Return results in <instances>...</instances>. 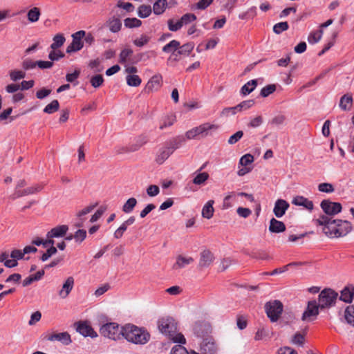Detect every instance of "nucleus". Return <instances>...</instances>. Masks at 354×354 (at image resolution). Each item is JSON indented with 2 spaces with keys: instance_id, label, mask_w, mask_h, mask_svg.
Masks as SVG:
<instances>
[{
  "instance_id": "f257e3e1",
  "label": "nucleus",
  "mask_w": 354,
  "mask_h": 354,
  "mask_svg": "<svg viewBox=\"0 0 354 354\" xmlns=\"http://www.w3.org/2000/svg\"><path fill=\"white\" fill-rule=\"evenodd\" d=\"M159 330L169 336L174 342L180 344H185L186 339L182 333H177V322L173 317H162L158 321Z\"/></svg>"
},
{
  "instance_id": "f03ea898",
  "label": "nucleus",
  "mask_w": 354,
  "mask_h": 354,
  "mask_svg": "<svg viewBox=\"0 0 354 354\" xmlns=\"http://www.w3.org/2000/svg\"><path fill=\"white\" fill-rule=\"evenodd\" d=\"M124 338L136 344H145L150 339V334L144 328L128 324L124 326Z\"/></svg>"
},
{
  "instance_id": "7ed1b4c3",
  "label": "nucleus",
  "mask_w": 354,
  "mask_h": 354,
  "mask_svg": "<svg viewBox=\"0 0 354 354\" xmlns=\"http://www.w3.org/2000/svg\"><path fill=\"white\" fill-rule=\"evenodd\" d=\"M184 141L185 139L183 137H179L167 142L157 151L155 159L156 162L159 165L162 164L176 149L181 146L182 142Z\"/></svg>"
},
{
  "instance_id": "20e7f679",
  "label": "nucleus",
  "mask_w": 354,
  "mask_h": 354,
  "mask_svg": "<svg viewBox=\"0 0 354 354\" xmlns=\"http://www.w3.org/2000/svg\"><path fill=\"white\" fill-rule=\"evenodd\" d=\"M218 125L205 122L194 127L185 133V137L187 140L196 139L198 137L204 138L212 135V132L218 129Z\"/></svg>"
},
{
  "instance_id": "39448f33",
  "label": "nucleus",
  "mask_w": 354,
  "mask_h": 354,
  "mask_svg": "<svg viewBox=\"0 0 354 354\" xmlns=\"http://www.w3.org/2000/svg\"><path fill=\"white\" fill-rule=\"evenodd\" d=\"M317 226H322L323 233L328 238H338L336 233L337 222L336 219L328 218V216L320 215L317 219L314 221Z\"/></svg>"
},
{
  "instance_id": "423d86ee",
  "label": "nucleus",
  "mask_w": 354,
  "mask_h": 354,
  "mask_svg": "<svg viewBox=\"0 0 354 354\" xmlns=\"http://www.w3.org/2000/svg\"><path fill=\"white\" fill-rule=\"evenodd\" d=\"M100 333L105 337L118 340L124 337V326L120 327L118 324L115 322L107 323L102 326Z\"/></svg>"
},
{
  "instance_id": "0eeeda50",
  "label": "nucleus",
  "mask_w": 354,
  "mask_h": 354,
  "mask_svg": "<svg viewBox=\"0 0 354 354\" xmlns=\"http://www.w3.org/2000/svg\"><path fill=\"white\" fill-rule=\"evenodd\" d=\"M338 294L330 288L323 290L319 295L318 305L321 309L330 308L335 304Z\"/></svg>"
},
{
  "instance_id": "6e6552de",
  "label": "nucleus",
  "mask_w": 354,
  "mask_h": 354,
  "mask_svg": "<svg viewBox=\"0 0 354 354\" xmlns=\"http://www.w3.org/2000/svg\"><path fill=\"white\" fill-rule=\"evenodd\" d=\"M265 310L268 317L272 322H277L283 311V304L280 301H268L265 305Z\"/></svg>"
},
{
  "instance_id": "1a4fd4ad",
  "label": "nucleus",
  "mask_w": 354,
  "mask_h": 354,
  "mask_svg": "<svg viewBox=\"0 0 354 354\" xmlns=\"http://www.w3.org/2000/svg\"><path fill=\"white\" fill-rule=\"evenodd\" d=\"M320 207L325 216H328V218L337 214L342 211V207L341 203L337 202H332L330 200H323L320 203Z\"/></svg>"
},
{
  "instance_id": "9d476101",
  "label": "nucleus",
  "mask_w": 354,
  "mask_h": 354,
  "mask_svg": "<svg viewBox=\"0 0 354 354\" xmlns=\"http://www.w3.org/2000/svg\"><path fill=\"white\" fill-rule=\"evenodd\" d=\"M85 36L84 30H79L72 35L73 41L66 48V53L77 52L83 48L82 38Z\"/></svg>"
},
{
  "instance_id": "9b49d317",
  "label": "nucleus",
  "mask_w": 354,
  "mask_h": 354,
  "mask_svg": "<svg viewBox=\"0 0 354 354\" xmlns=\"http://www.w3.org/2000/svg\"><path fill=\"white\" fill-rule=\"evenodd\" d=\"M194 48V44L192 42H188L182 46L180 45V47L176 51L174 55L169 56L167 59V63L170 62H178L180 59V56H188Z\"/></svg>"
},
{
  "instance_id": "f8f14e48",
  "label": "nucleus",
  "mask_w": 354,
  "mask_h": 354,
  "mask_svg": "<svg viewBox=\"0 0 354 354\" xmlns=\"http://www.w3.org/2000/svg\"><path fill=\"white\" fill-rule=\"evenodd\" d=\"M319 308H320V307L315 300L308 301L307 308L303 313L301 319L303 321H309L311 319V317H317L319 314Z\"/></svg>"
},
{
  "instance_id": "ddd939ff",
  "label": "nucleus",
  "mask_w": 354,
  "mask_h": 354,
  "mask_svg": "<svg viewBox=\"0 0 354 354\" xmlns=\"http://www.w3.org/2000/svg\"><path fill=\"white\" fill-rule=\"evenodd\" d=\"M146 142L147 140L142 137L140 138L134 145H131L129 147H117L115 149V152L116 154H122L136 151Z\"/></svg>"
},
{
  "instance_id": "4468645a",
  "label": "nucleus",
  "mask_w": 354,
  "mask_h": 354,
  "mask_svg": "<svg viewBox=\"0 0 354 354\" xmlns=\"http://www.w3.org/2000/svg\"><path fill=\"white\" fill-rule=\"evenodd\" d=\"M336 234L338 238L344 236L351 232L353 227L349 221L336 219Z\"/></svg>"
},
{
  "instance_id": "2eb2a0df",
  "label": "nucleus",
  "mask_w": 354,
  "mask_h": 354,
  "mask_svg": "<svg viewBox=\"0 0 354 354\" xmlns=\"http://www.w3.org/2000/svg\"><path fill=\"white\" fill-rule=\"evenodd\" d=\"M76 330L84 337H96L97 334L92 327L86 322H78L76 324Z\"/></svg>"
},
{
  "instance_id": "dca6fc26",
  "label": "nucleus",
  "mask_w": 354,
  "mask_h": 354,
  "mask_svg": "<svg viewBox=\"0 0 354 354\" xmlns=\"http://www.w3.org/2000/svg\"><path fill=\"white\" fill-rule=\"evenodd\" d=\"M162 75L156 74L153 75L147 82L145 86V91L148 93L157 91L161 86Z\"/></svg>"
},
{
  "instance_id": "f3484780",
  "label": "nucleus",
  "mask_w": 354,
  "mask_h": 354,
  "mask_svg": "<svg viewBox=\"0 0 354 354\" xmlns=\"http://www.w3.org/2000/svg\"><path fill=\"white\" fill-rule=\"evenodd\" d=\"M47 340L50 342L58 341L64 345H68L71 343V336L67 332L54 333L47 337Z\"/></svg>"
},
{
  "instance_id": "a211bd4d",
  "label": "nucleus",
  "mask_w": 354,
  "mask_h": 354,
  "mask_svg": "<svg viewBox=\"0 0 354 354\" xmlns=\"http://www.w3.org/2000/svg\"><path fill=\"white\" fill-rule=\"evenodd\" d=\"M288 207L289 204L287 201L283 199H278L274 203L273 212L276 217L281 218L285 214Z\"/></svg>"
},
{
  "instance_id": "6ab92c4d",
  "label": "nucleus",
  "mask_w": 354,
  "mask_h": 354,
  "mask_svg": "<svg viewBox=\"0 0 354 354\" xmlns=\"http://www.w3.org/2000/svg\"><path fill=\"white\" fill-rule=\"evenodd\" d=\"M74 286V279L73 277H68L62 285L61 290L59 291V296L62 298H66Z\"/></svg>"
},
{
  "instance_id": "aec40b11",
  "label": "nucleus",
  "mask_w": 354,
  "mask_h": 354,
  "mask_svg": "<svg viewBox=\"0 0 354 354\" xmlns=\"http://www.w3.org/2000/svg\"><path fill=\"white\" fill-rule=\"evenodd\" d=\"M68 230L66 225H58L51 229L46 234L47 238H59L64 236Z\"/></svg>"
},
{
  "instance_id": "412c9836",
  "label": "nucleus",
  "mask_w": 354,
  "mask_h": 354,
  "mask_svg": "<svg viewBox=\"0 0 354 354\" xmlns=\"http://www.w3.org/2000/svg\"><path fill=\"white\" fill-rule=\"evenodd\" d=\"M214 259V255L209 250H203L201 253L198 266L201 268H207L213 262Z\"/></svg>"
},
{
  "instance_id": "4be33fe9",
  "label": "nucleus",
  "mask_w": 354,
  "mask_h": 354,
  "mask_svg": "<svg viewBox=\"0 0 354 354\" xmlns=\"http://www.w3.org/2000/svg\"><path fill=\"white\" fill-rule=\"evenodd\" d=\"M106 26L111 32L115 33L121 30L122 25L119 17L113 16L106 21Z\"/></svg>"
},
{
  "instance_id": "5701e85b",
  "label": "nucleus",
  "mask_w": 354,
  "mask_h": 354,
  "mask_svg": "<svg viewBox=\"0 0 354 354\" xmlns=\"http://www.w3.org/2000/svg\"><path fill=\"white\" fill-rule=\"evenodd\" d=\"M292 203L295 205L302 206L309 211H312L314 207L313 201L301 196H297L293 198Z\"/></svg>"
},
{
  "instance_id": "b1692460",
  "label": "nucleus",
  "mask_w": 354,
  "mask_h": 354,
  "mask_svg": "<svg viewBox=\"0 0 354 354\" xmlns=\"http://www.w3.org/2000/svg\"><path fill=\"white\" fill-rule=\"evenodd\" d=\"M201 350L204 354H216L217 346L214 342L205 339L201 346Z\"/></svg>"
},
{
  "instance_id": "393cba45",
  "label": "nucleus",
  "mask_w": 354,
  "mask_h": 354,
  "mask_svg": "<svg viewBox=\"0 0 354 354\" xmlns=\"http://www.w3.org/2000/svg\"><path fill=\"white\" fill-rule=\"evenodd\" d=\"M286 230L285 224L280 221L272 218L270 221L269 231L272 233H281Z\"/></svg>"
},
{
  "instance_id": "a878e982",
  "label": "nucleus",
  "mask_w": 354,
  "mask_h": 354,
  "mask_svg": "<svg viewBox=\"0 0 354 354\" xmlns=\"http://www.w3.org/2000/svg\"><path fill=\"white\" fill-rule=\"evenodd\" d=\"M354 297V286L345 287L342 291L340 295V300L346 302L351 303Z\"/></svg>"
},
{
  "instance_id": "bb28decb",
  "label": "nucleus",
  "mask_w": 354,
  "mask_h": 354,
  "mask_svg": "<svg viewBox=\"0 0 354 354\" xmlns=\"http://www.w3.org/2000/svg\"><path fill=\"white\" fill-rule=\"evenodd\" d=\"M194 262L192 257H185L179 255L176 258V261L173 266V269L178 270L184 268L187 265H189Z\"/></svg>"
},
{
  "instance_id": "cd10ccee",
  "label": "nucleus",
  "mask_w": 354,
  "mask_h": 354,
  "mask_svg": "<svg viewBox=\"0 0 354 354\" xmlns=\"http://www.w3.org/2000/svg\"><path fill=\"white\" fill-rule=\"evenodd\" d=\"M209 326L203 322H196L193 326V331L198 337H202L207 333Z\"/></svg>"
},
{
  "instance_id": "c85d7f7f",
  "label": "nucleus",
  "mask_w": 354,
  "mask_h": 354,
  "mask_svg": "<svg viewBox=\"0 0 354 354\" xmlns=\"http://www.w3.org/2000/svg\"><path fill=\"white\" fill-rule=\"evenodd\" d=\"M353 105V97L351 95H344L339 101V107L343 111H350Z\"/></svg>"
},
{
  "instance_id": "c756f323",
  "label": "nucleus",
  "mask_w": 354,
  "mask_h": 354,
  "mask_svg": "<svg viewBox=\"0 0 354 354\" xmlns=\"http://www.w3.org/2000/svg\"><path fill=\"white\" fill-rule=\"evenodd\" d=\"M214 203V201L213 200H210L203 206L202 209L203 217L209 219L213 216L214 212V209L213 207Z\"/></svg>"
},
{
  "instance_id": "7c9ffc66",
  "label": "nucleus",
  "mask_w": 354,
  "mask_h": 354,
  "mask_svg": "<svg viewBox=\"0 0 354 354\" xmlns=\"http://www.w3.org/2000/svg\"><path fill=\"white\" fill-rule=\"evenodd\" d=\"M42 189V186L39 185H35L34 186L28 187L22 191H17L16 196L17 197H21L24 196L32 194L37 192H40Z\"/></svg>"
},
{
  "instance_id": "2f4dec72",
  "label": "nucleus",
  "mask_w": 354,
  "mask_h": 354,
  "mask_svg": "<svg viewBox=\"0 0 354 354\" xmlns=\"http://www.w3.org/2000/svg\"><path fill=\"white\" fill-rule=\"evenodd\" d=\"M96 205H97V204L89 205V206L84 208L83 209H82L77 214V216L79 218L78 222H77V223L75 224V225L77 227H81L83 226L84 219L82 218V217L84 215L91 212L93 210V209L95 207Z\"/></svg>"
},
{
  "instance_id": "473e14b6",
  "label": "nucleus",
  "mask_w": 354,
  "mask_h": 354,
  "mask_svg": "<svg viewBox=\"0 0 354 354\" xmlns=\"http://www.w3.org/2000/svg\"><path fill=\"white\" fill-rule=\"evenodd\" d=\"M167 6V0H158L153 5V13L156 15L162 14Z\"/></svg>"
},
{
  "instance_id": "72a5a7b5",
  "label": "nucleus",
  "mask_w": 354,
  "mask_h": 354,
  "mask_svg": "<svg viewBox=\"0 0 354 354\" xmlns=\"http://www.w3.org/2000/svg\"><path fill=\"white\" fill-rule=\"evenodd\" d=\"M66 41L63 34H57L53 38V43L50 44V48L52 50H57L59 48L62 46Z\"/></svg>"
},
{
  "instance_id": "f704fd0d",
  "label": "nucleus",
  "mask_w": 354,
  "mask_h": 354,
  "mask_svg": "<svg viewBox=\"0 0 354 354\" xmlns=\"http://www.w3.org/2000/svg\"><path fill=\"white\" fill-rule=\"evenodd\" d=\"M257 86V80H252L244 84L241 88V93L246 95L252 93Z\"/></svg>"
},
{
  "instance_id": "c9c22d12",
  "label": "nucleus",
  "mask_w": 354,
  "mask_h": 354,
  "mask_svg": "<svg viewBox=\"0 0 354 354\" xmlns=\"http://www.w3.org/2000/svg\"><path fill=\"white\" fill-rule=\"evenodd\" d=\"M180 47V42L177 40H171L169 44H166L162 48L164 53H171V55H174L178 48Z\"/></svg>"
},
{
  "instance_id": "e433bc0d",
  "label": "nucleus",
  "mask_w": 354,
  "mask_h": 354,
  "mask_svg": "<svg viewBox=\"0 0 354 354\" xmlns=\"http://www.w3.org/2000/svg\"><path fill=\"white\" fill-rule=\"evenodd\" d=\"M40 15V9L37 7H34L28 10L27 18L30 23H35L39 19Z\"/></svg>"
},
{
  "instance_id": "4c0bfd02",
  "label": "nucleus",
  "mask_w": 354,
  "mask_h": 354,
  "mask_svg": "<svg viewBox=\"0 0 354 354\" xmlns=\"http://www.w3.org/2000/svg\"><path fill=\"white\" fill-rule=\"evenodd\" d=\"M344 318L347 324L354 327V305L348 306L345 309Z\"/></svg>"
},
{
  "instance_id": "58836bf2",
  "label": "nucleus",
  "mask_w": 354,
  "mask_h": 354,
  "mask_svg": "<svg viewBox=\"0 0 354 354\" xmlns=\"http://www.w3.org/2000/svg\"><path fill=\"white\" fill-rule=\"evenodd\" d=\"M136 204H137V200L133 197L130 198L125 202V203L122 206V211L124 213H127V214L130 213L133 210Z\"/></svg>"
},
{
  "instance_id": "ea45409f",
  "label": "nucleus",
  "mask_w": 354,
  "mask_h": 354,
  "mask_svg": "<svg viewBox=\"0 0 354 354\" xmlns=\"http://www.w3.org/2000/svg\"><path fill=\"white\" fill-rule=\"evenodd\" d=\"M124 24L126 28H133L140 27L142 25V21L136 17L127 18L124 21Z\"/></svg>"
},
{
  "instance_id": "a19ab883",
  "label": "nucleus",
  "mask_w": 354,
  "mask_h": 354,
  "mask_svg": "<svg viewBox=\"0 0 354 354\" xmlns=\"http://www.w3.org/2000/svg\"><path fill=\"white\" fill-rule=\"evenodd\" d=\"M133 55V50L129 48H125L120 53L119 62L120 64H125Z\"/></svg>"
},
{
  "instance_id": "79ce46f5",
  "label": "nucleus",
  "mask_w": 354,
  "mask_h": 354,
  "mask_svg": "<svg viewBox=\"0 0 354 354\" xmlns=\"http://www.w3.org/2000/svg\"><path fill=\"white\" fill-rule=\"evenodd\" d=\"M10 78L13 82H17L26 77V73L21 70H11L9 72Z\"/></svg>"
},
{
  "instance_id": "37998d69",
  "label": "nucleus",
  "mask_w": 354,
  "mask_h": 354,
  "mask_svg": "<svg viewBox=\"0 0 354 354\" xmlns=\"http://www.w3.org/2000/svg\"><path fill=\"white\" fill-rule=\"evenodd\" d=\"M59 104L57 100H53L50 104L46 105L44 109V112L48 114H51L59 110Z\"/></svg>"
},
{
  "instance_id": "c03bdc74",
  "label": "nucleus",
  "mask_w": 354,
  "mask_h": 354,
  "mask_svg": "<svg viewBox=\"0 0 354 354\" xmlns=\"http://www.w3.org/2000/svg\"><path fill=\"white\" fill-rule=\"evenodd\" d=\"M270 331L265 327L259 328L254 335V339L256 341L262 340L266 337H269Z\"/></svg>"
},
{
  "instance_id": "a18cd8bd",
  "label": "nucleus",
  "mask_w": 354,
  "mask_h": 354,
  "mask_svg": "<svg viewBox=\"0 0 354 354\" xmlns=\"http://www.w3.org/2000/svg\"><path fill=\"white\" fill-rule=\"evenodd\" d=\"M151 13V8L150 6L141 5L138 9V15L141 18H146Z\"/></svg>"
},
{
  "instance_id": "49530a36",
  "label": "nucleus",
  "mask_w": 354,
  "mask_h": 354,
  "mask_svg": "<svg viewBox=\"0 0 354 354\" xmlns=\"http://www.w3.org/2000/svg\"><path fill=\"white\" fill-rule=\"evenodd\" d=\"M126 79L127 84L130 86H138L142 82L137 75H128Z\"/></svg>"
},
{
  "instance_id": "de8ad7c7",
  "label": "nucleus",
  "mask_w": 354,
  "mask_h": 354,
  "mask_svg": "<svg viewBox=\"0 0 354 354\" xmlns=\"http://www.w3.org/2000/svg\"><path fill=\"white\" fill-rule=\"evenodd\" d=\"M323 35V30L321 29L317 32H311L308 37V41L310 44L317 43L322 38Z\"/></svg>"
},
{
  "instance_id": "09e8293b",
  "label": "nucleus",
  "mask_w": 354,
  "mask_h": 354,
  "mask_svg": "<svg viewBox=\"0 0 354 354\" xmlns=\"http://www.w3.org/2000/svg\"><path fill=\"white\" fill-rule=\"evenodd\" d=\"M209 178V174L207 172L198 174L193 179V183L197 185L203 184Z\"/></svg>"
},
{
  "instance_id": "8fccbe9b",
  "label": "nucleus",
  "mask_w": 354,
  "mask_h": 354,
  "mask_svg": "<svg viewBox=\"0 0 354 354\" xmlns=\"http://www.w3.org/2000/svg\"><path fill=\"white\" fill-rule=\"evenodd\" d=\"M167 25L169 30L172 32L178 31L183 27V24L180 19L176 21H174L172 19H169L167 21Z\"/></svg>"
},
{
  "instance_id": "3c124183",
  "label": "nucleus",
  "mask_w": 354,
  "mask_h": 354,
  "mask_svg": "<svg viewBox=\"0 0 354 354\" xmlns=\"http://www.w3.org/2000/svg\"><path fill=\"white\" fill-rule=\"evenodd\" d=\"M90 82L94 88L100 87L104 82V78L102 75H95L91 78Z\"/></svg>"
},
{
  "instance_id": "603ef678",
  "label": "nucleus",
  "mask_w": 354,
  "mask_h": 354,
  "mask_svg": "<svg viewBox=\"0 0 354 354\" xmlns=\"http://www.w3.org/2000/svg\"><path fill=\"white\" fill-rule=\"evenodd\" d=\"M64 57V54L60 50H52L48 54V58L51 62L58 61L59 59L63 58Z\"/></svg>"
},
{
  "instance_id": "864d4df0",
  "label": "nucleus",
  "mask_w": 354,
  "mask_h": 354,
  "mask_svg": "<svg viewBox=\"0 0 354 354\" xmlns=\"http://www.w3.org/2000/svg\"><path fill=\"white\" fill-rule=\"evenodd\" d=\"M276 90V86L274 84H269L263 87L261 91V95L263 97H266Z\"/></svg>"
},
{
  "instance_id": "5fc2aeb1",
  "label": "nucleus",
  "mask_w": 354,
  "mask_h": 354,
  "mask_svg": "<svg viewBox=\"0 0 354 354\" xmlns=\"http://www.w3.org/2000/svg\"><path fill=\"white\" fill-rule=\"evenodd\" d=\"M196 19V16L192 13H186L180 19V22L183 25H187Z\"/></svg>"
},
{
  "instance_id": "6e6d98bb",
  "label": "nucleus",
  "mask_w": 354,
  "mask_h": 354,
  "mask_svg": "<svg viewBox=\"0 0 354 354\" xmlns=\"http://www.w3.org/2000/svg\"><path fill=\"white\" fill-rule=\"evenodd\" d=\"M318 190L321 192L332 193L334 192L335 189L332 184L328 183H320L318 185Z\"/></svg>"
},
{
  "instance_id": "4d7b16f0",
  "label": "nucleus",
  "mask_w": 354,
  "mask_h": 354,
  "mask_svg": "<svg viewBox=\"0 0 354 354\" xmlns=\"http://www.w3.org/2000/svg\"><path fill=\"white\" fill-rule=\"evenodd\" d=\"M288 24L286 21L276 24L273 27V31L276 34H280L288 29Z\"/></svg>"
},
{
  "instance_id": "13d9d810",
  "label": "nucleus",
  "mask_w": 354,
  "mask_h": 354,
  "mask_svg": "<svg viewBox=\"0 0 354 354\" xmlns=\"http://www.w3.org/2000/svg\"><path fill=\"white\" fill-rule=\"evenodd\" d=\"M149 41V37L145 35H142L139 38L133 40V44L138 47H142Z\"/></svg>"
},
{
  "instance_id": "bf43d9fd",
  "label": "nucleus",
  "mask_w": 354,
  "mask_h": 354,
  "mask_svg": "<svg viewBox=\"0 0 354 354\" xmlns=\"http://www.w3.org/2000/svg\"><path fill=\"white\" fill-rule=\"evenodd\" d=\"M74 239L77 243H81L86 237L85 230H78L74 234Z\"/></svg>"
},
{
  "instance_id": "052dcab7",
  "label": "nucleus",
  "mask_w": 354,
  "mask_h": 354,
  "mask_svg": "<svg viewBox=\"0 0 354 354\" xmlns=\"http://www.w3.org/2000/svg\"><path fill=\"white\" fill-rule=\"evenodd\" d=\"M57 252V248L55 246L50 247L46 252H44L41 257V260L42 261H47L50 257L53 255L55 254Z\"/></svg>"
},
{
  "instance_id": "680f3d73",
  "label": "nucleus",
  "mask_w": 354,
  "mask_h": 354,
  "mask_svg": "<svg viewBox=\"0 0 354 354\" xmlns=\"http://www.w3.org/2000/svg\"><path fill=\"white\" fill-rule=\"evenodd\" d=\"M254 161L252 155L248 153L243 156L239 160V164L246 167L247 165L251 164Z\"/></svg>"
},
{
  "instance_id": "e2e57ef3",
  "label": "nucleus",
  "mask_w": 354,
  "mask_h": 354,
  "mask_svg": "<svg viewBox=\"0 0 354 354\" xmlns=\"http://www.w3.org/2000/svg\"><path fill=\"white\" fill-rule=\"evenodd\" d=\"M254 104V101L253 100H245L236 105V108L239 109V111H241L251 108Z\"/></svg>"
},
{
  "instance_id": "0e129e2a",
  "label": "nucleus",
  "mask_w": 354,
  "mask_h": 354,
  "mask_svg": "<svg viewBox=\"0 0 354 354\" xmlns=\"http://www.w3.org/2000/svg\"><path fill=\"white\" fill-rule=\"evenodd\" d=\"M243 136L242 131H238L234 134L231 136L228 139V143L230 145H234Z\"/></svg>"
},
{
  "instance_id": "69168bd1",
  "label": "nucleus",
  "mask_w": 354,
  "mask_h": 354,
  "mask_svg": "<svg viewBox=\"0 0 354 354\" xmlns=\"http://www.w3.org/2000/svg\"><path fill=\"white\" fill-rule=\"evenodd\" d=\"M36 62L30 59H26L22 62V67L25 71L33 69L37 66Z\"/></svg>"
},
{
  "instance_id": "338daca9",
  "label": "nucleus",
  "mask_w": 354,
  "mask_h": 354,
  "mask_svg": "<svg viewBox=\"0 0 354 354\" xmlns=\"http://www.w3.org/2000/svg\"><path fill=\"white\" fill-rule=\"evenodd\" d=\"M238 215L244 218H248L251 214L252 211L247 207H239L236 209Z\"/></svg>"
},
{
  "instance_id": "774afa93",
  "label": "nucleus",
  "mask_w": 354,
  "mask_h": 354,
  "mask_svg": "<svg viewBox=\"0 0 354 354\" xmlns=\"http://www.w3.org/2000/svg\"><path fill=\"white\" fill-rule=\"evenodd\" d=\"M171 354H189V353L182 345H176L172 348Z\"/></svg>"
}]
</instances>
